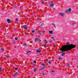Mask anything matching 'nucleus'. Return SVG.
Returning <instances> with one entry per match:
<instances>
[{
  "label": "nucleus",
  "instance_id": "nucleus-5",
  "mask_svg": "<svg viewBox=\"0 0 78 78\" xmlns=\"http://www.w3.org/2000/svg\"><path fill=\"white\" fill-rule=\"evenodd\" d=\"M59 15L60 16H61L62 17H63V16H64V14L62 13H59Z\"/></svg>",
  "mask_w": 78,
  "mask_h": 78
},
{
  "label": "nucleus",
  "instance_id": "nucleus-7",
  "mask_svg": "<svg viewBox=\"0 0 78 78\" xmlns=\"http://www.w3.org/2000/svg\"><path fill=\"white\" fill-rule=\"evenodd\" d=\"M41 50L40 49H38L37 51V53H41Z\"/></svg>",
  "mask_w": 78,
  "mask_h": 78
},
{
  "label": "nucleus",
  "instance_id": "nucleus-12",
  "mask_svg": "<svg viewBox=\"0 0 78 78\" xmlns=\"http://www.w3.org/2000/svg\"><path fill=\"white\" fill-rule=\"evenodd\" d=\"M5 50H4V48H2V49H1V51H4Z\"/></svg>",
  "mask_w": 78,
  "mask_h": 78
},
{
  "label": "nucleus",
  "instance_id": "nucleus-33",
  "mask_svg": "<svg viewBox=\"0 0 78 78\" xmlns=\"http://www.w3.org/2000/svg\"><path fill=\"white\" fill-rule=\"evenodd\" d=\"M50 43H51H51H52V42L51 41H50Z\"/></svg>",
  "mask_w": 78,
  "mask_h": 78
},
{
  "label": "nucleus",
  "instance_id": "nucleus-34",
  "mask_svg": "<svg viewBox=\"0 0 78 78\" xmlns=\"http://www.w3.org/2000/svg\"><path fill=\"white\" fill-rule=\"evenodd\" d=\"M55 47V45H54L53 46V47Z\"/></svg>",
  "mask_w": 78,
  "mask_h": 78
},
{
  "label": "nucleus",
  "instance_id": "nucleus-19",
  "mask_svg": "<svg viewBox=\"0 0 78 78\" xmlns=\"http://www.w3.org/2000/svg\"><path fill=\"white\" fill-rule=\"evenodd\" d=\"M42 66H44V67H46V66H45V64H44V63H43L42 64Z\"/></svg>",
  "mask_w": 78,
  "mask_h": 78
},
{
  "label": "nucleus",
  "instance_id": "nucleus-40",
  "mask_svg": "<svg viewBox=\"0 0 78 78\" xmlns=\"http://www.w3.org/2000/svg\"><path fill=\"white\" fill-rule=\"evenodd\" d=\"M53 40H54V41H55V39H53Z\"/></svg>",
  "mask_w": 78,
  "mask_h": 78
},
{
  "label": "nucleus",
  "instance_id": "nucleus-16",
  "mask_svg": "<svg viewBox=\"0 0 78 78\" xmlns=\"http://www.w3.org/2000/svg\"><path fill=\"white\" fill-rule=\"evenodd\" d=\"M14 69L15 70H18V68H15Z\"/></svg>",
  "mask_w": 78,
  "mask_h": 78
},
{
  "label": "nucleus",
  "instance_id": "nucleus-23",
  "mask_svg": "<svg viewBox=\"0 0 78 78\" xmlns=\"http://www.w3.org/2000/svg\"><path fill=\"white\" fill-rule=\"evenodd\" d=\"M17 37H16L15 38V39L16 40V41H17Z\"/></svg>",
  "mask_w": 78,
  "mask_h": 78
},
{
  "label": "nucleus",
  "instance_id": "nucleus-8",
  "mask_svg": "<svg viewBox=\"0 0 78 78\" xmlns=\"http://www.w3.org/2000/svg\"><path fill=\"white\" fill-rule=\"evenodd\" d=\"M54 6V4H53V3H51L50 5V7H53Z\"/></svg>",
  "mask_w": 78,
  "mask_h": 78
},
{
  "label": "nucleus",
  "instance_id": "nucleus-28",
  "mask_svg": "<svg viewBox=\"0 0 78 78\" xmlns=\"http://www.w3.org/2000/svg\"><path fill=\"white\" fill-rule=\"evenodd\" d=\"M35 31H34V30H32V33H34Z\"/></svg>",
  "mask_w": 78,
  "mask_h": 78
},
{
  "label": "nucleus",
  "instance_id": "nucleus-9",
  "mask_svg": "<svg viewBox=\"0 0 78 78\" xmlns=\"http://www.w3.org/2000/svg\"><path fill=\"white\" fill-rule=\"evenodd\" d=\"M39 39L37 37H36L35 38V41H39Z\"/></svg>",
  "mask_w": 78,
  "mask_h": 78
},
{
  "label": "nucleus",
  "instance_id": "nucleus-11",
  "mask_svg": "<svg viewBox=\"0 0 78 78\" xmlns=\"http://www.w3.org/2000/svg\"><path fill=\"white\" fill-rule=\"evenodd\" d=\"M46 67H47L46 66H44V67H43L42 68H41V69H40V70H42V69H45V68H46Z\"/></svg>",
  "mask_w": 78,
  "mask_h": 78
},
{
  "label": "nucleus",
  "instance_id": "nucleus-15",
  "mask_svg": "<svg viewBox=\"0 0 78 78\" xmlns=\"http://www.w3.org/2000/svg\"><path fill=\"white\" fill-rule=\"evenodd\" d=\"M52 25H53V27H54L55 28H56V26H55V24L52 23H51Z\"/></svg>",
  "mask_w": 78,
  "mask_h": 78
},
{
  "label": "nucleus",
  "instance_id": "nucleus-26",
  "mask_svg": "<svg viewBox=\"0 0 78 78\" xmlns=\"http://www.w3.org/2000/svg\"><path fill=\"white\" fill-rule=\"evenodd\" d=\"M13 43L14 44H16V41H13Z\"/></svg>",
  "mask_w": 78,
  "mask_h": 78
},
{
  "label": "nucleus",
  "instance_id": "nucleus-43",
  "mask_svg": "<svg viewBox=\"0 0 78 78\" xmlns=\"http://www.w3.org/2000/svg\"><path fill=\"white\" fill-rule=\"evenodd\" d=\"M43 32H45V31H44Z\"/></svg>",
  "mask_w": 78,
  "mask_h": 78
},
{
  "label": "nucleus",
  "instance_id": "nucleus-21",
  "mask_svg": "<svg viewBox=\"0 0 78 78\" xmlns=\"http://www.w3.org/2000/svg\"><path fill=\"white\" fill-rule=\"evenodd\" d=\"M23 45H24V46H25L26 45H27V44L26 43H24L23 44Z\"/></svg>",
  "mask_w": 78,
  "mask_h": 78
},
{
  "label": "nucleus",
  "instance_id": "nucleus-13",
  "mask_svg": "<svg viewBox=\"0 0 78 78\" xmlns=\"http://www.w3.org/2000/svg\"><path fill=\"white\" fill-rule=\"evenodd\" d=\"M38 33L39 34H41V31L38 30Z\"/></svg>",
  "mask_w": 78,
  "mask_h": 78
},
{
  "label": "nucleus",
  "instance_id": "nucleus-30",
  "mask_svg": "<svg viewBox=\"0 0 78 78\" xmlns=\"http://www.w3.org/2000/svg\"><path fill=\"white\" fill-rule=\"evenodd\" d=\"M48 64H51V62L50 61L48 62Z\"/></svg>",
  "mask_w": 78,
  "mask_h": 78
},
{
  "label": "nucleus",
  "instance_id": "nucleus-25",
  "mask_svg": "<svg viewBox=\"0 0 78 78\" xmlns=\"http://www.w3.org/2000/svg\"><path fill=\"white\" fill-rule=\"evenodd\" d=\"M34 63H35V64H36V61H34Z\"/></svg>",
  "mask_w": 78,
  "mask_h": 78
},
{
  "label": "nucleus",
  "instance_id": "nucleus-18",
  "mask_svg": "<svg viewBox=\"0 0 78 78\" xmlns=\"http://www.w3.org/2000/svg\"><path fill=\"white\" fill-rule=\"evenodd\" d=\"M30 52H31V51H27V54H28L29 53H30Z\"/></svg>",
  "mask_w": 78,
  "mask_h": 78
},
{
  "label": "nucleus",
  "instance_id": "nucleus-22",
  "mask_svg": "<svg viewBox=\"0 0 78 78\" xmlns=\"http://www.w3.org/2000/svg\"><path fill=\"white\" fill-rule=\"evenodd\" d=\"M18 20H19V19H18V18H16V22H17V21H18Z\"/></svg>",
  "mask_w": 78,
  "mask_h": 78
},
{
  "label": "nucleus",
  "instance_id": "nucleus-27",
  "mask_svg": "<svg viewBox=\"0 0 78 78\" xmlns=\"http://www.w3.org/2000/svg\"><path fill=\"white\" fill-rule=\"evenodd\" d=\"M69 44H69V42H67V43H66V45H69Z\"/></svg>",
  "mask_w": 78,
  "mask_h": 78
},
{
  "label": "nucleus",
  "instance_id": "nucleus-3",
  "mask_svg": "<svg viewBox=\"0 0 78 78\" xmlns=\"http://www.w3.org/2000/svg\"><path fill=\"white\" fill-rule=\"evenodd\" d=\"M7 22H8V23H11V20H10V19H7Z\"/></svg>",
  "mask_w": 78,
  "mask_h": 78
},
{
  "label": "nucleus",
  "instance_id": "nucleus-31",
  "mask_svg": "<svg viewBox=\"0 0 78 78\" xmlns=\"http://www.w3.org/2000/svg\"><path fill=\"white\" fill-rule=\"evenodd\" d=\"M45 44H47L48 43V41H46L45 42Z\"/></svg>",
  "mask_w": 78,
  "mask_h": 78
},
{
  "label": "nucleus",
  "instance_id": "nucleus-2",
  "mask_svg": "<svg viewBox=\"0 0 78 78\" xmlns=\"http://www.w3.org/2000/svg\"><path fill=\"white\" fill-rule=\"evenodd\" d=\"M71 11V9L69 8L68 9H66L65 11L66 13H68V12H70Z\"/></svg>",
  "mask_w": 78,
  "mask_h": 78
},
{
  "label": "nucleus",
  "instance_id": "nucleus-36",
  "mask_svg": "<svg viewBox=\"0 0 78 78\" xmlns=\"http://www.w3.org/2000/svg\"><path fill=\"white\" fill-rule=\"evenodd\" d=\"M9 57V55H8L7 57V58H8Z\"/></svg>",
  "mask_w": 78,
  "mask_h": 78
},
{
  "label": "nucleus",
  "instance_id": "nucleus-29",
  "mask_svg": "<svg viewBox=\"0 0 78 78\" xmlns=\"http://www.w3.org/2000/svg\"><path fill=\"white\" fill-rule=\"evenodd\" d=\"M67 65L68 66H70V64H69V63H68V64H67Z\"/></svg>",
  "mask_w": 78,
  "mask_h": 78
},
{
  "label": "nucleus",
  "instance_id": "nucleus-6",
  "mask_svg": "<svg viewBox=\"0 0 78 78\" xmlns=\"http://www.w3.org/2000/svg\"><path fill=\"white\" fill-rule=\"evenodd\" d=\"M24 28L25 30H27V26L26 25L24 26Z\"/></svg>",
  "mask_w": 78,
  "mask_h": 78
},
{
  "label": "nucleus",
  "instance_id": "nucleus-32",
  "mask_svg": "<svg viewBox=\"0 0 78 78\" xmlns=\"http://www.w3.org/2000/svg\"><path fill=\"white\" fill-rule=\"evenodd\" d=\"M44 47H46V46H47L46 44H44Z\"/></svg>",
  "mask_w": 78,
  "mask_h": 78
},
{
  "label": "nucleus",
  "instance_id": "nucleus-14",
  "mask_svg": "<svg viewBox=\"0 0 78 78\" xmlns=\"http://www.w3.org/2000/svg\"><path fill=\"white\" fill-rule=\"evenodd\" d=\"M3 71V68H0V72H2Z\"/></svg>",
  "mask_w": 78,
  "mask_h": 78
},
{
  "label": "nucleus",
  "instance_id": "nucleus-1",
  "mask_svg": "<svg viewBox=\"0 0 78 78\" xmlns=\"http://www.w3.org/2000/svg\"><path fill=\"white\" fill-rule=\"evenodd\" d=\"M76 46L73 44H69V46H62L61 49H60L61 51H62L61 52L63 53V51H69L72 50V48H74Z\"/></svg>",
  "mask_w": 78,
  "mask_h": 78
},
{
  "label": "nucleus",
  "instance_id": "nucleus-20",
  "mask_svg": "<svg viewBox=\"0 0 78 78\" xmlns=\"http://www.w3.org/2000/svg\"><path fill=\"white\" fill-rule=\"evenodd\" d=\"M37 70V68H35L34 69V72H36Z\"/></svg>",
  "mask_w": 78,
  "mask_h": 78
},
{
  "label": "nucleus",
  "instance_id": "nucleus-24",
  "mask_svg": "<svg viewBox=\"0 0 78 78\" xmlns=\"http://www.w3.org/2000/svg\"><path fill=\"white\" fill-rule=\"evenodd\" d=\"M58 59H62V58H60V57H58Z\"/></svg>",
  "mask_w": 78,
  "mask_h": 78
},
{
  "label": "nucleus",
  "instance_id": "nucleus-41",
  "mask_svg": "<svg viewBox=\"0 0 78 78\" xmlns=\"http://www.w3.org/2000/svg\"><path fill=\"white\" fill-rule=\"evenodd\" d=\"M37 20H38V19H39V18H37Z\"/></svg>",
  "mask_w": 78,
  "mask_h": 78
},
{
  "label": "nucleus",
  "instance_id": "nucleus-10",
  "mask_svg": "<svg viewBox=\"0 0 78 78\" xmlns=\"http://www.w3.org/2000/svg\"><path fill=\"white\" fill-rule=\"evenodd\" d=\"M49 34H53V30H52V31H50V30H49Z\"/></svg>",
  "mask_w": 78,
  "mask_h": 78
},
{
  "label": "nucleus",
  "instance_id": "nucleus-17",
  "mask_svg": "<svg viewBox=\"0 0 78 78\" xmlns=\"http://www.w3.org/2000/svg\"><path fill=\"white\" fill-rule=\"evenodd\" d=\"M65 55V53H63L61 55L62 56H64Z\"/></svg>",
  "mask_w": 78,
  "mask_h": 78
},
{
  "label": "nucleus",
  "instance_id": "nucleus-38",
  "mask_svg": "<svg viewBox=\"0 0 78 78\" xmlns=\"http://www.w3.org/2000/svg\"><path fill=\"white\" fill-rule=\"evenodd\" d=\"M43 75H45V74L44 73H43Z\"/></svg>",
  "mask_w": 78,
  "mask_h": 78
},
{
  "label": "nucleus",
  "instance_id": "nucleus-42",
  "mask_svg": "<svg viewBox=\"0 0 78 78\" xmlns=\"http://www.w3.org/2000/svg\"><path fill=\"white\" fill-rule=\"evenodd\" d=\"M45 0V1H47V0Z\"/></svg>",
  "mask_w": 78,
  "mask_h": 78
},
{
  "label": "nucleus",
  "instance_id": "nucleus-39",
  "mask_svg": "<svg viewBox=\"0 0 78 78\" xmlns=\"http://www.w3.org/2000/svg\"><path fill=\"white\" fill-rule=\"evenodd\" d=\"M44 41H47V40H44Z\"/></svg>",
  "mask_w": 78,
  "mask_h": 78
},
{
  "label": "nucleus",
  "instance_id": "nucleus-4",
  "mask_svg": "<svg viewBox=\"0 0 78 78\" xmlns=\"http://www.w3.org/2000/svg\"><path fill=\"white\" fill-rule=\"evenodd\" d=\"M17 72H16V73H15L14 74H13V76L14 77L16 76H17Z\"/></svg>",
  "mask_w": 78,
  "mask_h": 78
},
{
  "label": "nucleus",
  "instance_id": "nucleus-35",
  "mask_svg": "<svg viewBox=\"0 0 78 78\" xmlns=\"http://www.w3.org/2000/svg\"><path fill=\"white\" fill-rule=\"evenodd\" d=\"M52 72H55V71L52 70Z\"/></svg>",
  "mask_w": 78,
  "mask_h": 78
},
{
  "label": "nucleus",
  "instance_id": "nucleus-37",
  "mask_svg": "<svg viewBox=\"0 0 78 78\" xmlns=\"http://www.w3.org/2000/svg\"><path fill=\"white\" fill-rule=\"evenodd\" d=\"M54 38V37H51V39H53Z\"/></svg>",
  "mask_w": 78,
  "mask_h": 78
}]
</instances>
